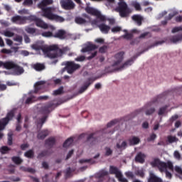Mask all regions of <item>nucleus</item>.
Listing matches in <instances>:
<instances>
[{
  "label": "nucleus",
  "mask_w": 182,
  "mask_h": 182,
  "mask_svg": "<svg viewBox=\"0 0 182 182\" xmlns=\"http://www.w3.org/2000/svg\"><path fill=\"white\" fill-rule=\"evenodd\" d=\"M107 49H109L108 46H102L99 48L100 53H106L107 52Z\"/></svg>",
  "instance_id": "obj_56"
},
{
  "label": "nucleus",
  "mask_w": 182,
  "mask_h": 182,
  "mask_svg": "<svg viewBox=\"0 0 182 182\" xmlns=\"http://www.w3.org/2000/svg\"><path fill=\"white\" fill-rule=\"evenodd\" d=\"M63 93V87H60L58 90H55L53 92V96H59Z\"/></svg>",
  "instance_id": "obj_46"
},
{
  "label": "nucleus",
  "mask_w": 182,
  "mask_h": 182,
  "mask_svg": "<svg viewBox=\"0 0 182 182\" xmlns=\"http://www.w3.org/2000/svg\"><path fill=\"white\" fill-rule=\"evenodd\" d=\"M33 69L37 72H41V70H43L45 69V65L37 63L33 65Z\"/></svg>",
  "instance_id": "obj_39"
},
{
  "label": "nucleus",
  "mask_w": 182,
  "mask_h": 182,
  "mask_svg": "<svg viewBox=\"0 0 182 182\" xmlns=\"http://www.w3.org/2000/svg\"><path fill=\"white\" fill-rule=\"evenodd\" d=\"M37 20H38V17H36V16H30L27 17V21H31L32 22L36 23Z\"/></svg>",
  "instance_id": "obj_62"
},
{
  "label": "nucleus",
  "mask_w": 182,
  "mask_h": 182,
  "mask_svg": "<svg viewBox=\"0 0 182 182\" xmlns=\"http://www.w3.org/2000/svg\"><path fill=\"white\" fill-rule=\"evenodd\" d=\"M43 11V16L50 19V21H55V22H64L63 17L53 14V9L52 7H44L41 9Z\"/></svg>",
  "instance_id": "obj_3"
},
{
  "label": "nucleus",
  "mask_w": 182,
  "mask_h": 182,
  "mask_svg": "<svg viewBox=\"0 0 182 182\" xmlns=\"http://www.w3.org/2000/svg\"><path fill=\"white\" fill-rule=\"evenodd\" d=\"M125 176L126 177H127V178H132V179L134 178V174L132 171L126 172Z\"/></svg>",
  "instance_id": "obj_61"
},
{
  "label": "nucleus",
  "mask_w": 182,
  "mask_h": 182,
  "mask_svg": "<svg viewBox=\"0 0 182 182\" xmlns=\"http://www.w3.org/2000/svg\"><path fill=\"white\" fill-rule=\"evenodd\" d=\"M160 163H161V161L159 159H154L153 161L151 162V166L152 167H157L159 168V166H160Z\"/></svg>",
  "instance_id": "obj_45"
},
{
  "label": "nucleus",
  "mask_w": 182,
  "mask_h": 182,
  "mask_svg": "<svg viewBox=\"0 0 182 182\" xmlns=\"http://www.w3.org/2000/svg\"><path fill=\"white\" fill-rule=\"evenodd\" d=\"M32 48L34 50H43V53L50 58V59H55V58H62L65 53L70 50L68 47H65L63 48H59L58 46L53 45L48 47H42L36 44L32 46Z\"/></svg>",
  "instance_id": "obj_1"
},
{
  "label": "nucleus",
  "mask_w": 182,
  "mask_h": 182,
  "mask_svg": "<svg viewBox=\"0 0 182 182\" xmlns=\"http://www.w3.org/2000/svg\"><path fill=\"white\" fill-rule=\"evenodd\" d=\"M52 154V152H50L49 150H43L37 155V159L38 160H41V159H43V157H49Z\"/></svg>",
  "instance_id": "obj_19"
},
{
  "label": "nucleus",
  "mask_w": 182,
  "mask_h": 182,
  "mask_svg": "<svg viewBox=\"0 0 182 182\" xmlns=\"http://www.w3.org/2000/svg\"><path fill=\"white\" fill-rule=\"evenodd\" d=\"M115 11L118 12L121 18H129L130 14L133 12V10L127 6V4L124 1H119L118 6L115 8Z\"/></svg>",
  "instance_id": "obj_4"
},
{
  "label": "nucleus",
  "mask_w": 182,
  "mask_h": 182,
  "mask_svg": "<svg viewBox=\"0 0 182 182\" xmlns=\"http://www.w3.org/2000/svg\"><path fill=\"white\" fill-rule=\"evenodd\" d=\"M48 120V116H44L41 118H39L37 119V127H39L40 129H42L43 124H45V122Z\"/></svg>",
  "instance_id": "obj_31"
},
{
  "label": "nucleus",
  "mask_w": 182,
  "mask_h": 182,
  "mask_svg": "<svg viewBox=\"0 0 182 182\" xmlns=\"http://www.w3.org/2000/svg\"><path fill=\"white\" fill-rule=\"evenodd\" d=\"M148 182H163L161 178L157 177L154 175V173H150L149 178L148 179Z\"/></svg>",
  "instance_id": "obj_34"
},
{
  "label": "nucleus",
  "mask_w": 182,
  "mask_h": 182,
  "mask_svg": "<svg viewBox=\"0 0 182 182\" xmlns=\"http://www.w3.org/2000/svg\"><path fill=\"white\" fill-rule=\"evenodd\" d=\"M60 5L61 8L65 11H72V9H75V6H76V4H75L72 0H61Z\"/></svg>",
  "instance_id": "obj_10"
},
{
  "label": "nucleus",
  "mask_w": 182,
  "mask_h": 182,
  "mask_svg": "<svg viewBox=\"0 0 182 182\" xmlns=\"http://www.w3.org/2000/svg\"><path fill=\"white\" fill-rule=\"evenodd\" d=\"M14 117H15V110L11 109L7 113L6 117L0 120V130H4V129H5V126H6V124L14 119Z\"/></svg>",
  "instance_id": "obj_6"
},
{
  "label": "nucleus",
  "mask_w": 182,
  "mask_h": 182,
  "mask_svg": "<svg viewBox=\"0 0 182 182\" xmlns=\"http://www.w3.org/2000/svg\"><path fill=\"white\" fill-rule=\"evenodd\" d=\"M49 130L48 129H43L40 132H38V134H37V139H38V140H45V139H46V137H48V136H49Z\"/></svg>",
  "instance_id": "obj_17"
},
{
  "label": "nucleus",
  "mask_w": 182,
  "mask_h": 182,
  "mask_svg": "<svg viewBox=\"0 0 182 182\" xmlns=\"http://www.w3.org/2000/svg\"><path fill=\"white\" fill-rule=\"evenodd\" d=\"M55 143H56V139H55L54 137H50L45 141V144L48 146V147H53Z\"/></svg>",
  "instance_id": "obj_30"
},
{
  "label": "nucleus",
  "mask_w": 182,
  "mask_h": 182,
  "mask_svg": "<svg viewBox=\"0 0 182 182\" xmlns=\"http://www.w3.org/2000/svg\"><path fill=\"white\" fill-rule=\"evenodd\" d=\"M53 37L63 41L68 38V33H66V31L60 29L55 32Z\"/></svg>",
  "instance_id": "obj_15"
},
{
  "label": "nucleus",
  "mask_w": 182,
  "mask_h": 182,
  "mask_svg": "<svg viewBox=\"0 0 182 182\" xmlns=\"http://www.w3.org/2000/svg\"><path fill=\"white\" fill-rule=\"evenodd\" d=\"M129 6L131 8H134L135 10L140 11H141V6L140 5V3H139L137 1H132L129 4Z\"/></svg>",
  "instance_id": "obj_29"
},
{
  "label": "nucleus",
  "mask_w": 182,
  "mask_h": 182,
  "mask_svg": "<svg viewBox=\"0 0 182 182\" xmlns=\"http://www.w3.org/2000/svg\"><path fill=\"white\" fill-rule=\"evenodd\" d=\"M117 149H126V147H127V142H126V141H124L122 144L120 145V144L117 143Z\"/></svg>",
  "instance_id": "obj_55"
},
{
  "label": "nucleus",
  "mask_w": 182,
  "mask_h": 182,
  "mask_svg": "<svg viewBox=\"0 0 182 182\" xmlns=\"http://www.w3.org/2000/svg\"><path fill=\"white\" fill-rule=\"evenodd\" d=\"M123 38L124 39H127L129 41L133 38V34L127 33L123 36Z\"/></svg>",
  "instance_id": "obj_63"
},
{
  "label": "nucleus",
  "mask_w": 182,
  "mask_h": 182,
  "mask_svg": "<svg viewBox=\"0 0 182 182\" xmlns=\"http://www.w3.org/2000/svg\"><path fill=\"white\" fill-rule=\"evenodd\" d=\"M167 141L169 144H173V143H177L178 141V138H176V136L168 135L167 136Z\"/></svg>",
  "instance_id": "obj_40"
},
{
  "label": "nucleus",
  "mask_w": 182,
  "mask_h": 182,
  "mask_svg": "<svg viewBox=\"0 0 182 182\" xmlns=\"http://www.w3.org/2000/svg\"><path fill=\"white\" fill-rule=\"evenodd\" d=\"M95 134H96V133H92L87 138V141H88L91 146H93L97 143V137L95 136Z\"/></svg>",
  "instance_id": "obj_18"
},
{
  "label": "nucleus",
  "mask_w": 182,
  "mask_h": 182,
  "mask_svg": "<svg viewBox=\"0 0 182 182\" xmlns=\"http://www.w3.org/2000/svg\"><path fill=\"white\" fill-rule=\"evenodd\" d=\"M128 142L129 146H136L137 144H139V143H140V138H139L138 136H131L129 139H128Z\"/></svg>",
  "instance_id": "obj_21"
},
{
  "label": "nucleus",
  "mask_w": 182,
  "mask_h": 182,
  "mask_svg": "<svg viewBox=\"0 0 182 182\" xmlns=\"http://www.w3.org/2000/svg\"><path fill=\"white\" fill-rule=\"evenodd\" d=\"M25 31L27 33L33 35V36H38V35H39V31H38V29L35 28L26 27Z\"/></svg>",
  "instance_id": "obj_25"
},
{
  "label": "nucleus",
  "mask_w": 182,
  "mask_h": 182,
  "mask_svg": "<svg viewBox=\"0 0 182 182\" xmlns=\"http://www.w3.org/2000/svg\"><path fill=\"white\" fill-rule=\"evenodd\" d=\"M72 144H73V138L70 137L63 143V146L65 149H68V147H70Z\"/></svg>",
  "instance_id": "obj_38"
},
{
  "label": "nucleus",
  "mask_w": 182,
  "mask_h": 182,
  "mask_svg": "<svg viewBox=\"0 0 182 182\" xmlns=\"http://www.w3.org/2000/svg\"><path fill=\"white\" fill-rule=\"evenodd\" d=\"M153 103H154V102H149L142 108H139V109L135 110L132 113L133 116H137V114H140V113H143V112H144V111H145V114L146 116H150V115L153 114V113H154V112H156V109H154V107H151V105H153Z\"/></svg>",
  "instance_id": "obj_5"
},
{
  "label": "nucleus",
  "mask_w": 182,
  "mask_h": 182,
  "mask_svg": "<svg viewBox=\"0 0 182 182\" xmlns=\"http://www.w3.org/2000/svg\"><path fill=\"white\" fill-rule=\"evenodd\" d=\"M36 25L38 28H42V29H48V28H49L48 23H45V21H42V19L41 18H37V21H36Z\"/></svg>",
  "instance_id": "obj_23"
},
{
  "label": "nucleus",
  "mask_w": 182,
  "mask_h": 182,
  "mask_svg": "<svg viewBox=\"0 0 182 182\" xmlns=\"http://www.w3.org/2000/svg\"><path fill=\"white\" fill-rule=\"evenodd\" d=\"M85 11L90 15L96 16L97 19H100V21H101V22H105L106 21V16L102 15V13H100V11L96 10L95 9H93L92 7H86Z\"/></svg>",
  "instance_id": "obj_7"
},
{
  "label": "nucleus",
  "mask_w": 182,
  "mask_h": 182,
  "mask_svg": "<svg viewBox=\"0 0 182 182\" xmlns=\"http://www.w3.org/2000/svg\"><path fill=\"white\" fill-rule=\"evenodd\" d=\"M13 136L14 133L10 132L8 134V145L9 146H12L13 144Z\"/></svg>",
  "instance_id": "obj_48"
},
{
  "label": "nucleus",
  "mask_w": 182,
  "mask_h": 182,
  "mask_svg": "<svg viewBox=\"0 0 182 182\" xmlns=\"http://www.w3.org/2000/svg\"><path fill=\"white\" fill-rule=\"evenodd\" d=\"M180 31H182V27H175L172 29V33H176V32H180Z\"/></svg>",
  "instance_id": "obj_64"
},
{
  "label": "nucleus",
  "mask_w": 182,
  "mask_h": 182,
  "mask_svg": "<svg viewBox=\"0 0 182 182\" xmlns=\"http://www.w3.org/2000/svg\"><path fill=\"white\" fill-rule=\"evenodd\" d=\"M55 107H58V104L51 101L42 107V112L44 114H49L52 110L55 109Z\"/></svg>",
  "instance_id": "obj_14"
},
{
  "label": "nucleus",
  "mask_w": 182,
  "mask_h": 182,
  "mask_svg": "<svg viewBox=\"0 0 182 182\" xmlns=\"http://www.w3.org/2000/svg\"><path fill=\"white\" fill-rule=\"evenodd\" d=\"M42 36L44 38H51L53 37V33L51 31H45L41 33Z\"/></svg>",
  "instance_id": "obj_54"
},
{
  "label": "nucleus",
  "mask_w": 182,
  "mask_h": 182,
  "mask_svg": "<svg viewBox=\"0 0 182 182\" xmlns=\"http://www.w3.org/2000/svg\"><path fill=\"white\" fill-rule=\"evenodd\" d=\"M98 28L100 31H101L102 33H105V34L109 33V31H110V26L105 23H101L98 25Z\"/></svg>",
  "instance_id": "obj_24"
},
{
  "label": "nucleus",
  "mask_w": 182,
  "mask_h": 182,
  "mask_svg": "<svg viewBox=\"0 0 182 182\" xmlns=\"http://www.w3.org/2000/svg\"><path fill=\"white\" fill-rule=\"evenodd\" d=\"M144 154L141 152H139L135 157V161L136 163H141V164H143V163H144Z\"/></svg>",
  "instance_id": "obj_32"
},
{
  "label": "nucleus",
  "mask_w": 182,
  "mask_h": 182,
  "mask_svg": "<svg viewBox=\"0 0 182 182\" xmlns=\"http://www.w3.org/2000/svg\"><path fill=\"white\" fill-rule=\"evenodd\" d=\"M11 21L13 23H16V25H24L28 21V17L16 15L13 16Z\"/></svg>",
  "instance_id": "obj_12"
},
{
  "label": "nucleus",
  "mask_w": 182,
  "mask_h": 182,
  "mask_svg": "<svg viewBox=\"0 0 182 182\" xmlns=\"http://www.w3.org/2000/svg\"><path fill=\"white\" fill-rule=\"evenodd\" d=\"M157 139V135L154 133L151 134L149 137L147 138V141H154Z\"/></svg>",
  "instance_id": "obj_57"
},
{
  "label": "nucleus",
  "mask_w": 182,
  "mask_h": 182,
  "mask_svg": "<svg viewBox=\"0 0 182 182\" xmlns=\"http://www.w3.org/2000/svg\"><path fill=\"white\" fill-rule=\"evenodd\" d=\"M132 21H134L137 23L138 26H141L143 22V16L139 14H134L132 16Z\"/></svg>",
  "instance_id": "obj_20"
},
{
  "label": "nucleus",
  "mask_w": 182,
  "mask_h": 182,
  "mask_svg": "<svg viewBox=\"0 0 182 182\" xmlns=\"http://www.w3.org/2000/svg\"><path fill=\"white\" fill-rule=\"evenodd\" d=\"M65 70L69 73V75H72L76 72L78 69H80V65L76 64L75 61H67L65 63Z\"/></svg>",
  "instance_id": "obj_8"
},
{
  "label": "nucleus",
  "mask_w": 182,
  "mask_h": 182,
  "mask_svg": "<svg viewBox=\"0 0 182 182\" xmlns=\"http://www.w3.org/2000/svg\"><path fill=\"white\" fill-rule=\"evenodd\" d=\"M75 23H77V25H85V23H86V19L82 17L77 16V17H75Z\"/></svg>",
  "instance_id": "obj_42"
},
{
  "label": "nucleus",
  "mask_w": 182,
  "mask_h": 182,
  "mask_svg": "<svg viewBox=\"0 0 182 182\" xmlns=\"http://www.w3.org/2000/svg\"><path fill=\"white\" fill-rule=\"evenodd\" d=\"M177 14H178L177 11L170 13L168 16L165 17V20L161 21V25H167V22H168V21H171Z\"/></svg>",
  "instance_id": "obj_22"
},
{
  "label": "nucleus",
  "mask_w": 182,
  "mask_h": 182,
  "mask_svg": "<svg viewBox=\"0 0 182 182\" xmlns=\"http://www.w3.org/2000/svg\"><path fill=\"white\" fill-rule=\"evenodd\" d=\"M147 35H149V32H145L141 34L138 38H136L134 41H132L131 45H137V43H139L140 39H144Z\"/></svg>",
  "instance_id": "obj_28"
},
{
  "label": "nucleus",
  "mask_w": 182,
  "mask_h": 182,
  "mask_svg": "<svg viewBox=\"0 0 182 182\" xmlns=\"http://www.w3.org/2000/svg\"><path fill=\"white\" fill-rule=\"evenodd\" d=\"M124 56V52L123 51L117 53L114 56L116 61L114 63L112 66H117L118 65H120V63L123 62Z\"/></svg>",
  "instance_id": "obj_16"
},
{
  "label": "nucleus",
  "mask_w": 182,
  "mask_h": 182,
  "mask_svg": "<svg viewBox=\"0 0 182 182\" xmlns=\"http://www.w3.org/2000/svg\"><path fill=\"white\" fill-rule=\"evenodd\" d=\"M45 83H46V81L37 82L34 85V87H35L34 93H38V92H39V90H41V86H43V85H45Z\"/></svg>",
  "instance_id": "obj_33"
},
{
  "label": "nucleus",
  "mask_w": 182,
  "mask_h": 182,
  "mask_svg": "<svg viewBox=\"0 0 182 182\" xmlns=\"http://www.w3.org/2000/svg\"><path fill=\"white\" fill-rule=\"evenodd\" d=\"M15 63L12 61H7L6 63H3V66L5 69H14L15 67Z\"/></svg>",
  "instance_id": "obj_37"
},
{
  "label": "nucleus",
  "mask_w": 182,
  "mask_h": 182,
  "mask_svg": "<svg viewBox=\"0 0 182 182\" xmlns=\"http://www.w3.org/2000/svg\"><path fill=\"white\" fill-rule=\"evenodd\" d=\"M109 174H114L115 177H117V178H118L119 181L120 182H129V181L126 178L123 177V174L116 166H109Z\"/></svg>",
  "instance_id": "obj_9"
},
{
  "label": "nucleus",
  "mask_w": 182,
  "mask_h": 182,
  "mask_svg": "<svg viewBox=\"0 0 182 182\" xmlns=\"http://www.w3.org/2000/svg\"><path fill=\"white\" fill-rule=\"evenodd\" d=\"M97 49V46L95 44H89L86 47L83 48L81 51L83 53L92 52V50H96Z\"/></svg>",
  "instance_id": "obj_26"
},
{
  "label": "nucleus",
  "mask_w": 182,
  "mask_h": 182,
  "mask_svg": "<svg viewBox=\"0 0 182 182\" xmlns=\"http://www.w3.org/2000/svg\"><path fill=\"white\" fill-rule=\"evenodd\" d=\"M10 151L11 149L6 146H1V148L0 149V152L1 153V154H6V153Z\"/></svg>",
  "instance_id": "obj_47"
},
{
  "label": "nucleus",
  "mask_w": 182,
  "mask_h": 182,
  "mask_svg": "<svg viewBox=\"0 0 182 182\" xmlns=\"http://www.w3.org/2000/svg\"><path fill=\"white\" fill-rule=\"evenodd\" d=\"M23 5L25 6H31V5H33V0H24Z\"/></svg>",
  "instance_id": "obj_58"
},
{
  "label": "nucleus",
  "mask_w": 182,
  "mask_h": 182,
  "mask_svg": "<svg viewBox=\"0 0 182 182\" xmlns=\"http://www.w3.org/2000/svg\"><path fill=\"white\" fill-rule=\"evenodd\" d=\"M34 102H38V100L36 97L32 95L26 99V105H31V103H33Z\"/></svg>",
  "instance_id": "obj_44"
},
{
  "label": "nucleus",
  "mask_w": 182,
  "mask_h": 182,
  "mask_svg": "<svg viewBox=\"0 0 182 182\" xmlns=\"http://www.w3.org/2000/svg\"><path fill=\"white\" fill-rule=\"evenodd\" d=\"M105 156L107 157H109V156H112L113 154V150H112V149H110L109 147H105Z\"/></svg>",
  "instance_id": "obj_50"
},
{
  "label": "nucleus",
  "mask_w": 182,
  "mask_h": 182,
  "mask_svg": "<svg viewBox=\"0 0 182 182\" xmlns=\"http://www.w3.org/2000/svg\"><path fill=\"white\" fill-rule=\"evenodd\" d=\"M4 36H6L7 38H12V36H14V35H15L14 33V32L9 31H6L4 33Z\"/></svg>",
  "instance_id": "obj_60"
},
{
  "label": "nucleus",
  "mask_w": 182,
  "mask_h": 182,
  "mask_svg": "<svg viewBox=\"0 0 182 182\" xmlns=\"http://www.w3.org/2000/svg\"><path fill=\"white\" fill-rule=\"evenodd\" d=\"M182 41V34H178L176 36H173L170 38V41L172 43H177V42H180Z\"/></svg>",
  "instance_id": "obj_35"
},
{
  "label": "nucleus",
  "mask_w": 182,
  "mask_h": 182,
  "mask_svg": "<svg viewBox=\"0 0 182 182\" xmlns=\"http://www.w3.org/2000/svg\"><path fill=\"white\" fill-rule=\"evenodd\" d=\"M97 78V77H89L87 79V81L84 83V85L80 88L78 90V94L82 95V93H84V92H86L89 86L92 85L96 80Z\"/></svg>",
  "instance_id": "obj_13"
},
{
  "label": "nucleus",
  "mask_w": 182,
  "mask_h": 182,
  "mask_svg": "<svg viewBox=\"0 0 182 182\" xmlns=\"http://www.w3.org/2000/svg\"><path fill=\"white\" fill-rule=\"evenodd\" d=\"M135 176H139V177H141V178H144V171L141 169L136 170L135 171Z\"/></svg>",
  "instance_id": "obj_52"
},
{
  "label": "nucleus",
  "mask_w": 182,
  "mask_h": 182,
  "mask_svg": "<svg viewBox=\"0 0 182 182\" xmlns=\"http://www.w3.org/2000/svg\"><path fill=\"white\" fill-rule=\"evenodd\" d=\"M14 41L16 42H18L20 45H22V42L23 41V38L21 36L17 35L14 37Z\"/></svg>",
  "instance_id": "obj_53"
},
{
  "label": "nucleus",
  "mask_w": 182,
  "mask_h": 182,
  "mask_svg": "<svg viewBox=\"0 0 182 182\" xmlns=\"http://www.w3.org/2000/svg\"><path fill=\"white\" fill-rule=\"evenodd\" d=\"M52 4H53V0H42V1L38 5V7L43 9L46 8L48 5H52Z\"/></svg>",
  "instance_id": "obj_27"
},
{
  "label": "nucleus",
  "mask_w": 182,
  "mask_h": 182,
  "mask_svg": "<svg viewBox=\"0 0 182 182\" xmlns=\"http://www.w3.org/2000/svg\"><path fill=\"white\" fill-rule=\"evenodd\" d=\"M11 160L13 163L17 165L22 164V163H23V160H22L19 156H13Z\"/></svg>",
  "instance_id": "obj_41"
},
{
  "label": "nucleus",
  "mask_w": 182,
  "mask_h": 182,
  "mask_svg": "<svg viewBox=\"0 0 182 182\" xmlns=\"http://www.w3.org/2000/svg\"><path fill=\"white\" fill-rule=\"evenodd\" d=\"M164 41H157L155 43H154L151 46H148L146 48L143 50L142 51L138 53L135 56L132 57L131 59L127 60L122 65H121L119 68H117L116 70H122V69H124V68H127L128 66H132L133 63H134V60L140 56V55H143L144 52H147L149 49H151V48H154V46H159V45H163L164 43Z\"/></svg>",
  "instance_id": "obj_2"
},
{
  "label": "nucleus",
  "mask_w": 182,
  "mask_h": 182,
  "mask_svg": "<svg viewBox=\"0 0 182 182\" xmlns=\"http://www.w3.org/2000/svg\"><path fill=\"white\" fill-rule=\"evenodd\" d=\"M14 72L16 73V75H17V76H19V75H22V73H23L24 72V70H23V68L18 65H15V67H14Z\"/></svg>",
  "instance_id": "obj_36"
},
{
  "label": "nucleus",
  "mask_w": 182,
  "mask_h": 182,
  "mask_svg": "<svg viewBox=\"0 0 182 182\" xmlns=\"http://www.w3.org/2000/svg\"><path fill=\"white\" fill-rule=\"evenodd\" d=\"M166 110H167V106L161 107V108L159 109V112H158V114H159V116H161V114H164V113H166Z\"/></svg>",
  "instance_id": "obj_59"
},
{
  "label": "nucleus",
  "mask_w": 182,
  "mask_h": 182,
  "mask_svg": "<svg viewBox=\"0 0 182 182\" xmlns=\"http://www.w3.org/2000/svg\"><path fill=\"white\" fill-rule=\"evenodd\" d=\"M109 174V172L107 171H101L99 173H97L98 178H103V177H105V176H107Z\"/></svg>",
  "instance_id": "obj_51"
},
{
  "label": "nucleus",
  "mask_w": 182,
  "mask_h": 182,
  "mask_svg": "<svg viewBox=\"0 0 182 182\" xmlns=\"http://www.w3.org/2000/svg\"><path fill=\"white\" fill-rule=\"evenodd\" d=\"M25 157H27V159H33V156H35V152L33 149H30L24 153Z\"/></svg>",
  "instance_id": "obj_43"
},
{
  "label": "nucleus",
  "mask_w": 182,
  "mask_h": 182,
  "mask_svg": "<svg viewBox=\"0 0 182 182\" xmlns=\"http://www.w3.org/2000/svg\"><path fill=\"white\" fill-rule=\"evenodd\" d=\"M158 168L161 173H164L167 168L173 171V170H174V166H173V163L171 161H168L167 163L161 161Z\"/></svg>",
  "instance_id": "obj_11"
},
{
  "label": "nucleus",
  "mask_w": 182,
  "mask_h": 182,
  "mask_svg": "<svg viewBox=\"0 0 182 182\" xmlns=\"http://www.w3.org/2000/svg\"><path fill=\"white\" fill-rule=\"evenodd\" d=\"M72 173L73 171L70 167L68 168L65 171V178H70V177H72Z\"/></svg>",
  "instance_id": "obj_49"
}]
</instances>
